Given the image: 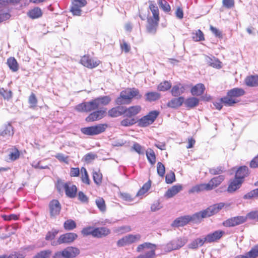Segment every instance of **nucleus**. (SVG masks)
Wrapping results in <instances>:
<instances>
[{
  "instance_id": "774afa93",
  "label": "nucleus",
  "mask_w": 258,
  "mask_h": 258,
  "mask_svg": "<svg viewBox=\"0 0 258 258\" xmlns=\"http://www.w3.org/2000/svg\"><path fill=\"white\" fill-rule=\"evenodd\" d=\"M1 256L5 257V258H24V256L23 254L16 252L11 253L9 255L4 254Z\"/></svg>"
},
{
  "instance_id": "c85d7f7f",
  "label": "nucleus",
  "mask_w": 258,
  "mask_h": 258,
  "mask_svg": "<svg viewBox=\"0 0 258 258\" xmlns=\"http://www.w3.org/2000/svg\"><path fill=\"white\" fill-rule=\"evenodd\" d=\"M248 174V169L246 166L239 167L235 174V178L242 180Z\"/></svg>"
},
{
  "instance_id": "052dcab7",
  "label": "nucleus",
  "mask_w": 258,
  "mask_h": 258,
  "mask_svg": "<svg viewBox=\"0 0 258 258\" xmlns=\"http://www.w3.org/2000/svg\"><path fill=\"white\" fill-rule=\"evenodd\" d=\"M222 225L226 227H234L236 226L233 217H231L223 221Z\"/></svg>"
},
{
  "instance_id": "69168bd1",
  "label": "nucleus",
  "mask_w": 258,
  "mask_h": 258,
  "mask_svg": "<svg viewBox=\"0 0 258 258\" xmlns=\"http://www.w3.org/2000/svg\"><path fill=\"white\" fill-rule=\"evenodd\" d=\"M233 218L236 226L244 223L247 220V217L244 216H236Z\"/></svg>"
},
{
  "instance_id": "5fc2aeb1",
  "label": "nucleus",
  "mask_w": 258,
  "mask_h": 258,
  "mask_svg": "<svg viewBox=\"0 0 258 258\" xmlns=\"http://www.w3.org/2000/svg\"><path fill=\"white\" fill-rule=\"evenodd\" d=\"M157 171L158 174L161 176L163 177L165 172V167L161 162H158L157 164Z\"/></svg>"
},
{
  "instance_id": "4be33fe9",
  "label": "nucleus",
  "mask_w": 258,
  "mask_h": 258,
  "mask_svg": "<svg viewBox=\"0 0 258 258\" xmlns=\"http://www.w3.org/2000/svg\"><path fill=\"white\" fill-rule=\"evenodd\" d=\"M110 233V230L104 227L95 228L94 237L96 238H102L106 236Z\"/></svg>"
},
{
  "instance_id": "5701e85b",
  "label": "nucleus",
  "mask_w": 258,
  "mask_h": 258,
  "mask_svg": "<svg viewBox=\"0 0 258 258\" xmlns=\"http://www.w3.org/2000/svg\"><path fill=\"white\" fill-rule=\"evenodd\" d=\"M184 101V97L181 96L171 99L167 103V105L169 107L175 108L181 106Z\"/></svg>"
},
{
  "instance_id": "6e6d98bb",
  "label": "nucleus",
  "mask_w": 258,
  "mask_h": 258,
  "mask_svg": "<svg viewBox=\"0 0 258 258\" xmlns=\"http://www.w3.org/2000/svg\"><path fill=\"white\" fill-rule=\"evenodd\" d=\"M0 95L5 99L9 100L12 98V92L11 91L5 90L4 88H0Z\"/></svg>"
},
{
  "instance_id": "a19ab883",
  "label": "nucleus",
  "mask_w": 258,
  "mask_h": 258,
  "mask_svg": "<svg viewBox=\"0 0 258 258\" xmlns=\"http://www.w3.org/2000/svg\"><path fill=\"white\" fill-rule=\"evenodd\" d=\"M63 227L67 230H72L76 227V223L74 220L69 219L64 222Z\"/></svg>"
},
{
  "instance_id": "9d476101",
  "label": "nucleus",
  "mask_w": 258,
  "mask_h": 258,
  "mask_svg": "<svg viewBox=\"0 0 258 258\" xmlns=\"http://www.w3.org/2000/svg\"><path fill=\"white\" fill-rule=\"evenodd\" d=\"M57 188L59 190L63 187L65 190L66 195L71 198H75L76 196L77 188L76 185H72L70 182L63 183L58 181Z\"/></svg>"
},
{
  "instance_id": "338daca9",
  "label": "nucleus",
  "mask_w": 258,
  "mask_h": 258,
  "mask_svg": "<svg viewBox=\"0 0 258 258\" xmlns=\"http://www.w3.org/2000/svg\"><path fill=\"white\" fill-rule=\"evenodd\" d=\"M29 103L30 104L31 107H33L36 106L37 99L34 93H32L29 96Z\"/></svg>"
},
{
  "instance_id": "b1692460",
  "label": "nucleus",
  "mask_w": 258,
  "mask_h": 258,
  "mask_svg": "<svg viewBox=\"0 0 258 258\" xmlns=\"http://www.w3.org/2000/svg\"><path fill=\"white\" fill-rule=\"evenodd\" d=\"M124 106H118L113 107L108 111V115L112 117H116L124 114Z\"/></svg>"
},
{
  "instance_id": "f03ea898",
  "label": "nucleus",
  "mask_w": 258,
  "mask_h": 258,
  "mask_svg": "<svg viewBox=\"0 0 258 258\" xmlns=\"http://www.w3.org/2000/svg\"><path fill=\"white\" fill-rule=\"evenodd\" d=\"M156 249V245L150 242H144L139 244L136 249L138 252H140L143 250H146L144 253H141L134 258H155Z\"/></svg>"
},
{
  "instance_id": "4c0bfd02",
  "label": "nucleus",
  "mask_w": 258,
  "mask_h": 258,
  "mask_svg": "<svg viewBox=\"0 0 258 258\" xmlns=\"http://www.w3.org/2000/svg\"><path fill=\"white\" fill-rule=\"evenodd\" d=\"M7 64L10 69L13 72H16L18 70V64L14 57H10L7 60Z\"/></svg>"
},
{
  "instance_id": "8fccbe9b",
  "label": "nucleus",
  "mask_w": 258,
  "mask_h": 258,
  "mask_svg": "<svg viewBox=\"0 0 258 258\" xmlns=\"http://www.w3.org/2000/svg\"><path fill=\"white\" fill-rule=\"evenodd\" d=\"M158 5L164 11L168 12L170 11V7L166 1L159 0Z\"/></svg>"
},
{
  "instance_id": "f3484780",
  "label": "nucleus",
  "mask_w": 258,
  "mask_h": 258,
  "mask_svg": "<svg viewBox=\"0 0 258 258\" xmlns=\"http://www.w3.org/2000/svg\"><path fill=\"white\" fill-rule=\"evenodd\" d=\"M221 230H217L213 233H209L205 237L206 243L214 242L220 239L224 234Z\"/></svg>"
},
{
  "instance_id": "7ed1b4c3",
  "label": "nucleus",
  "mask_w": 258,
  "mask_h": 258,
  "mask_svg": "<svg viewBox=\"0 0 258 258\" xmlns=\"http://www.w3.org/2000/svg\"><path fill=\"white\" fill-rule=\"evenodd\" d=\"M225 206V203H219L212 205L206 209L194 214V218H198L199 221L203 218L210 217L219 212Z\"/></svg>"
},
{
  "instance_id": "a18cd8bd",
  "label": "nucleus",
  "mask_w": 258,
  "mask_h": 258,
  "mask_svg": "<svg viewBox=\"0 0 258 258\" xmlns=\"http://www.w3.org/2000/svg\"><path fill=\"white\" fill-rule=\"evenodd\" d=\"M192 39L196 41L204 40V35L201 30H198L195 33H192Z\"/></svg>"
},
{
  "instance_id": "a211bd4d",
  "label": "nucleus",
  "mask_w": 258,
  "mask_h": 258,
  "mask_svg": "<svg viewBox=\"0 0 258 258\" xmlns=\"http://www.w3.org/2000/svg\"><path fill=\"white\" fill-rule=\"evenodd\" d=\"M124 114L127 117H132L138 114L141 111V107L140 105L132 106L126 108L124 106Z\"/></svg>"
},
{
  "instance_id": "cd10ccee",
  "label": "nucleus",
  "mask_w": 258,
  "mask_h": 258,
  "mask_svg": "<svg viewBox=\"0 0 258 258\" xmlns=\"http://www.w3.org/2000/svg\"><path fill=\"white\" fill-rule=\"evenodd\" d=\"M245 84L248 87L258 86V76L251 75L246 77L244 80Z\"/></svg>"
},
{
  "instance_id": "aec40b11",
  "label": "nucleus",
  "mask_w": 258,
  "mask_h": 258,
  "mask_svg": "<svg viewBox=\"0 0 258 258\" xmlns=\"http://www.w3.org/2000/svg\"><path fill=\"white\" fill-rule=\"evenodd\" d=\"M182 189V186L180 184L173 185L166 191L164 196L167 199L171 198L179 193Z\"/></svg>"
},
{
  "instance_id": "58836bf2",
  "label": "nucleus",
  "mask_w": 258,
  "mask_h": 258,
  "mask_svg": "<svg viewBox=\"0 0 258 258\" xmlns=\"http://www.w3.org/2000/svg\"><path fill=\"white\" fill-rule=\"evenodd\" d=\"M146 153L149 162L152 165H154L156 162V156L154 151L151 149H148Z\"/></svg>"
},
{
  "instance_id": "393cba45",
  "label": "nucleus",
  "mask_w": 258,
  "mask_h": 258,
  "mask_svg": "<svg viewBox=\"0 0 258 258\" xmlns=\"http://www.w3.org/2000/svg\"><path fill=\"white\" fill-rule=\"evenodd\" d=\"M245 91L239 88H234L229 90L227 92V95L233 98H236L244 95Z\"/></svg>"
},
{
  "instance_id": "dca6fc26",
  "label": "nucleus",
  "mask_w": 258,
  "mask_h": 258,
  "mask_svg": "<svg viewBox=\"0 0 258 258\" xmlns=\"http://www.w3.org/2000/svg\"><path fill=\"white\" fill-rule=\"evenodd\" d=\"M224 176L221 175L212 178L209 182L207 183L208 190H211L219 185L224 180Z\"/></svg>"
},
{
  "instance_id": "72a5a7b5",
  "label": "nucleus",
  "mask_w": 258,
  "mask_h": 258,
  "mask_svg": "<svg viewBox=\"0 0 258 258\" xmlns=\"http://www.w3.org/2000/svg\"><path fill=\"white\" fill-rule=\"evenodd\" d=\"M42 15L41 10L38 8L36 7L30 10L28 12V16L32 19H37L40 17Z\"/></svg>"
},
{
  "instance_id": "e2e57ef3",
  "label": "nucleus",
  "mask_w": 258,
  "mask_h": 258,
  "mask_svg": "<svg viewBox=\"0 0 258 258\" xmlns=\"http://www.w3.org/2000/svg\"><path fill=\"white\" fill-rule=\"evenodd\" d=\"M58 233V231L57 230L52 229L51 231H49L47 233L45 237V239L47 240L53 239Z\"/></svg>"
},
{
  "instance_id": "49530a36",
  "label": "nucleus",
  "mask_w": 258,
  "mask_h": 258,
  "mask_svg": "<svg viewBox=\"0 0 258 258\" xmlns=\"http://www.w3.org/2000/svg\"><path fill=\"white\" fill-rule=\"evenodd\" d=\"M151 187V181H149L145 183L142 187L139 190L137 194V196L143 195L147 192Z\"/></svg>"
},
{
  "instance_id": "c756f323",
  "label": "nucleus",
  "mask_w": 258,
  "mask_h": 258,
  "mask_svg": "<svg viewBox=\"0 0 258 258\" xmlns=\"http://www.w3.org/2000/svg\"><path fill=\"white\" fill-rule=\"evenodd\" d=\"M205 61L207 63L213 68L220 69L221 68V62L216 59L215 57H211L208 56H205Z\"/></svg>"
},
{
  "instance_id": "6e6552de",
  "label": "nucleus",
  "mask_w": 258,
  "mask_h": 258,
  "mask_svg": "<svg viewBox=\"0 0 258 258\" xmlns=\"http://www.w3.org/2000/svg\"><path fill=\"white\" fill-rule=\"evenodd\" d=\"M106 127V124H99L96 125L82 128L81 131L84 135L94 136L104 132Z\"/></svg>"
},
{
  "instance_id": "13d9d810",
  "label": "nucleus",
  "mask_w": 258,
  "mask_h": 258,
  "mask_svg": "<svg viewBox=\"0 0 258 258\" xmlns=\"http://www.w3.org/2000/svg\"><path fill=\"white\" fill-rule=\"evenodd\" d=\"M132 148L138 153L139 154H144L145 152V149L143 147L141 146L139 144L136 143H135Z\"/></svg>"
},
{
  "instance_id": "423d86ee",
  "label": "nucleus",
  "mask_w": 258,
  "mask_h": 258,
  "mask_svg": "<svg viewBox=\"0 0 258 258\" xmlns=\"http://www.w3.org/2000/svg\"><path fill=\"white\" fill-rule=\"evenodd\" d=\"M159 114L157 110L150 111L147 115L143 116L138 121V126L146 127L152 124Z\"/></svg>"
},
{
  "instance_id": "e433bc0d",
  "label": "nucleus",
  "mask_w": 258,
  "mask_h": 258,
  "mask_svg": "<svg viewBox=\"0 0 258 258\" xmlns=\"http://www.w3.org/2000/svg\"><path fill=\"white\" fill-rule=\"evenodd\" d=\"M184 102L186 107L192 108L198 105L199 100L195 97H190L186 99Z\"/></svg>"
},
{
  "instance_id": "3c124183",
  "label": "nucleus",
  "mask_w": 258,
  "mask_h": 258,
  "mask_svg": "<svg viewBox=\"0 0 258 258\" xmlns=\"http://www.w3.org/2000/svg\"><path fill=\"white\" fill-rule=\"evenodd\" d=\"M9 158L11 161H15L20 157V152L17 149H12L9 154Z\"/></svg>"
},
{
  "instance_id": "f704fd0d",
  "label": "nucleus",
  "mask_w": 258,
  "mask_h": 258,
  "mask_svg": "<svg viewBox=\"0 0 258 258\" xmlns=\"http://www.w3.org/2000/svg\"><path fill=\"white\" fill-rule=\"evenodd\" d=\"M145 96L146 101L152 102L158 100L161 95L157 92H149L145 94Z\"/></svg>"
},
{
  "instance_id": "4468645a",
  "label": "nucleus",
  "mask_w": 258,
  "mask_h": 258,
  "mask_svg": "<svg viewBox=\"0 0 258 258\" xmlns=\"http://www.w3.org/2000/svg\"><path fill=\"white\" fill-rule=\"evenodd\" d=\"M80 62L85 67L93 69L97 67L100 61L99 60L92 59L89 56L85 55L81 58Z\"/></svg>"
},
{
  "instance_id": "1a4fd4ad",
  "label": "nucleus",
  "mask_w": 258,
  "mask_h": 258,
  "mask_svg": "<svg viewBox=\"0 0 258 258\" xmlns=\"http://www.w3.org/2000/svg\"><path fill=\"white\" fill-rule=\"evenodd\" d=\"M78 235L75 233H67L61 235L56 241L51 242L53 246H56L61 244H69L73 242L77 238Z\"/></svg>"
},
{
  "instance_id": "ea45409f",
  "label": "nucleus",
  "mask_w": 258,
  "mask_h": 258,
  "mask_svg": "<svg viewBox=\"0 0 258 258\" xmlns=\"http://www.w3.org/2000/svg\"><path fill=\"white\" fill-rule=\"evenodd\" d=\"M171 87V83L167 81H163L160 83L158 87L157 90L160 91H166Z\"/></svg>"
},
{
  "instance_id": "c03bdc74",
  "label": "nucleus",
  "mask_w": 258,
  "mask_h": 258,
  "mask_svg": "<svg viewBox=\"0 0 258 258\" xmlns=\"http://www.w3.org/2000/svg\"><path fill=\"white\" fill-rule=\"evenodd\" d=\"M149 8L153 14V18L159 19V10L158 7L153 4L152 2L150 1Z\"/></svg>"
},
{
  "instance_id": "c9c22d12",
  "label": "nucleus",
  "mask_w": 258,
  "mask_h": 258,
  "mask_svg": "<svg viewBox=\"0 0 258 258\" xmlns=\"http://www.w3.org/2000/svg\"><path fill=\"white\" fill-rule=\"evenodd\" d=\"M207 183L201 184L193 186L189 190V193L199 192L204 190H208Z\"/></svg>"
},
{
  "instance_id": "f257e3e1",
  "label": "nucleus",
  "mask_w": 258,
  "mask_h": 258,
  "mask_svg": "<svg viewBox=\"0 0 258 258\" xmlns=\"http://www.w3.org/2000/svg\"><path fill=\"white\" fill-rule=\"evenodd\" d=\"M142 97L138 89L128 88L120 92L119 96L115 100V103L117 105L128 104L133 98L140 99Z\"/></svg>"
},
{
  "instance_id": "20e7f679",
  "label": "nucleus",
  "mask_w": 258,
  "mask_h": 258,
  "mask_svg": "<svg viewBox=\"0 0 258 258\" xmlns=\"http://www.w3.org/2000/svg\"><path fill=\"white\" fill-rule=\"evenodd\" d=\"M187 241V239L185 237H178L174 239L163 245V249L166 252H170L172 250L179 249L184 246Z\"/></svg>"
},
{
  "instance_id": "2f4dec72",
  "label": "nucleus",
  "mask_w": 258,
  "mask_h": 258,
  "mask_svg": "<svg viewBox=\"0 0 258 258\" xmlns=\"http://www.w3.org/2000/svg\"><path fill=\"white\" fill-rule=\"evenodd\" d=\"M221 100L223 103V104L226 106H233L234 104L239 102V100L237 99L233 98L227 94L226 96L221 98Z\"/></svg>"
},
{
  "instance_id": "39448f33",
  "label": "nucleus",
  "mask_w": 258,
  "mask_h": 258,
  "mask_svg": "<svg viewBox=\"0 0 258 258\" xmlns=\"http://www.w3.org/2000/svg\"><path fill=\"white\" fill-rule=\"evenodd\" d=\"M80 253V250L76 247L69 246L62 251L55 252L53 258H74Z\"/></svg>"
},
{
  "instance_id": "0e129e2a",
  "label": "nucleus",
  "mask_w": 258,
  "mask_h": 258,
  "mask_svg": "<svg viewBox=\"0 0 258 258\" xmlns=\"http://www.w3.org/2000/svg\"><path fill=\"white\" fill-rule=\"evenodd\" d=\"M81 8L73 4L71 11L74 15L80 16L81 13Z\"/></svg>"
},
{
  "instance_id": "4d7b16f0",
  "label": "nucleus",
  "mask_w": 258,
  "mask_h": 258,
  "mask_svg": "<svg viewBox=\"0 0 258 258\" xmlns=\"http://www.w3.org/2000/svg\"><path fill=\"white\" fill-rule=\"evenodd\" d=\"M247 253L250 258L257 257L258 256V244L254 246Z\"/></svg>"
},
{
  "instance_id": "09e8293b",
  "label": "nucleus",
  "mask_w": 258,
  "mask_h": 258,
  "mask_svg": "<svg viewBox=\"0 0 258 258\" xmlns=\"http://www.w3.org/2000/svg\"><path fill=\"white\" fill-rule=\"evenodd\" d=\"M51 251L49 250H43L37 253L33 258H49Z\"/></svg>"
},
{
  "instance_id": "680f3d73",
  "label": "nucleus",
  "mask_w": 258,
  "mask_h": 258,
  "mask_svg": "<svg viewBox=\"0 0 258 258\" xmlns=\"http://www.w3.org/2000/svg\"><path fill=\"white\" fill-rule=\"evenodd\" d=\"M175 180V176L174 172H170L166 174L165 176L166 182L168 184H170Z\"/></svg>"
},
{
  "instance_id": "412c9836",
  "label": "nucleus",
  "mask_w": 258,
  "mask_h": 258,
  "mask_svg": "<svg viewBox=\"0 0 258 258\" xmlns=\"http://www.w3.org/2000/svg\"><path fill=\"white\" fill-rule=\"evenodd\" d=\"M14 134L13 126L11 123L4 124L0 130V135L5 138H9Z\"/></svg>"
},
{
  "instance_id": "473e14b6",
  "label": "nucleus",
  "mask_w": 258,
  "mask_h": 258,
  "mask_svg": "<svg viewBox=\"0 0 258 258\" xmlns=\"http://www.w3.org/2000/svg\"><path fill=\"white\" fill-rule=\"evenodd\" d=\"M205 89L203 84H198L191 88V93L193 95L200 96L203 94Z\"/></svg>"
},
{
  "instance_id": "79ce46f5",
  "label": "nucleus",
  "mask_w": 258,
  "mask_h": 258,
  "mask_svg": "<svg viewBox=\"0 0 258 258\" xmlns=\"http://www.w3.org/2000/svg\"><path fill=\"white\" fill-rule=\"evenodd\" d=\"M96 204L100 210V211L104 212L106 211V205L105 201L102 198H98L95 200Z\"/></svg>"
},
{
  "instance_id": "9b49d317",
  "label": "nucleus",
  "mask_w": 258,
  "mask_h": 258,
  "mask_svg": "<svg viewBox=\"0 0 258 258\" xmlns=\"http://www.w3.org/2000/svg\"><path fill=\"white\" fill-rule=\"evenodd\" d=\"M198 222V218H194V214L192 216L186 215L176 218L171 224V226L174 227H182L186 225L189 221Z\"/></svg>"
},
{
  "instance_id": "ddd939ff",
  "label": "nucleus",
  "mask_w": 258,
  "mask_h": 258,
  "mask_svg": "<svg viewBox=\"0 0 258 258\" xmlns=\"http://www.w3.org/2000/svg\"><path fill=\"white\" fill-rule=\"evenodd\" d=\"M61 209V205L58 201L56 200L51 201L49 204V210L50 217L51 218H55L59 214Z\"/></svg>"
},
{
  "instance_id": "7c9ffc66",
  "label": "nucleus",
  "mask_w": 258,
  "mask_h": 258,
  "mask_svg": "<svg viewBox=\"0 0 258 258\" xmlns=\"http://www.w3.org/2000/svg\"><path fill=\"white\" fill-rule=\"evenodd\" d=\"M185 88L184 86L182 85L179 84L172 87L171 90V93L172 96L174 97H178L183 94Z\"/></svg>"
},
{
  "instance_id": "37998d69",
  "label": "nucleus",
  "mask_w": 258,
  "mask_h": 258,
  "mask_svg": "<svg viewBox=\"0 0 258 258\" xmlns=\"http://www.w3.org/2000/svg\"><path fill=\"white\" fill-rule=\"evenodd\" d=\"M137 122L134 118L128 117L122 120L120 122V124L123 126H130L134 125Z\"/></svg>"
},
{
  "instance_id": "f8f14e48",
  "label": "nucleus",
  "mask_w": 258,
  "mask_h": 258,
  "mask_svg": "<svg viewBox=\"0 0 258 258\" xmlns=\"http://www.w3.org/2000/svg\"><path fill=\"white\" fill-rule=\"evenodd\" d=\"M98 109L95 100L78 104L76 109L79 112H90Z\"/></svg>"
},
{
  "instance_id": "0eeeda50",
  "label": "nucleus",
  "mask_w": 258,
  "mask_h": 258,
  "mask_svg": "<svg viewBox=\"0 0 258 258\" xmlns=\"http://www.w3.org/2000/svg\"><path fill=\"white\" fill-rule=\"evenodd\" d=\"M141 238V235L140 234H128L119 239L117 241V245L118 247L129 245L140 241Z\"/></svg>"
},
{
  "instance_id": "bf43d9fd",
  "label": "nucleus",
  "mask_w": 258,
  "mask_h": 258,
  "mask_svg": "<svg viewBox=\"0 0 258 258\" xmlns=\"http://www.w3.org/2000/svg\"><path fill=\"white\" fill-rule=\"evenodd\" d=\"M94 229L95 228L91 226L84 228L82 230V233L85 236L91 235L94 237Z\"/></svg>"
},
{
  "instance_id": "864d4df0",
  "label": "nucleus",
  "mask_w": 258,
  "mask_h": 258,
  "mask_svg": "<svg viewBox=\"0 0 258 258\" xmlns=\"http://www.w3.org/2000/svg\"><path fill=\"white\" fill-rule=\"evenodd\" d=\"M225 171L224 168L222 166L214 167L209 170V172L212 175H218L222 174Z\"/></svg>"
},
{
  "instance_id": "6ab92c4d",
  "label": "nucleus",
  "mask_w": 258,
  "mask_h": 258,
  "mask_svg": "<svg viewBox=\"0 0 258 258\" xmlns=\"http://www.w3.org/2000/svg\"><path fill=\"white\" fill-rule=\"evenodd\" d=\"M105 113V110H100L90 113L86 118L88 122L94 121L102 118Z\"/></svg>"
},
{
  "instance_id": "2eb2a0df",
  "label": "nucleus",
  "mask_w": 258,
  "mask_h": 258,
  "mask_svg": "<svg viewBox=\"0 0 258 258\" xmlns=\"http://www.w3.org/2000/svg\"><path fill=\"white\" fill-rule=\"evenodd\" d=\"M159 19L149 18L148 19L147 30L149 33L155 34L156 33Z\"/></svg>"
},
{
  "instance_id": "603ef678",
  "label": "nucleus",
  "mask_w": 258,
  "mask_h": 258,
  "mask_svg": "<svg viewBox=\"0 0 258 258\" xmlns=\"http://www.w3.org/2000/svg\"><path fill=\"white\" fill-rule=\"evenodd\" d=\"M93 177L94 181L97 184H99L101 183L102 179V175L99 171H93Z\"/></svg>"
},
{
  "instance_id": "de8ad7c7",
  "label": "nucleus",
  "mask_w": 258,
  "mask_h": 258,
  "mask_svg": "<svg viewBox=\"0 0 258 258\" xmlns=\"http://www.w3.org/2000/svg\"><path fill=\"white\" fill-rule=\"evenodd\" d=\"M81 172L82 173V181L85 183L89 184L90 180L86 169L84 167H82Z\"/></svg>"
},
{
  "instance_id": "a878e982",
  "label": "nucleus",
  "mask_w": 258,
  "mask_h": 258,
  "mask_svg": "<svg viewBox=\"0 0 258 258\" xmlns=\"http://www.w3.org/2000/svg\"><path fill=\"white\" fill-rule=\"evenodd\" d=\"M243 180L235 179L230 183L227 190L229 193H232L240 188Z\"/></svg>"
},
{
  "instance_id": "bb28decb",
  "label": "nucleus",
  "mask_w": 258,
  "mask_h": 258,
  "mask_svg": "<svg viewBox=\"0 0 258 258\" xmlns=\"http://www.w3.org/2000/svg\"><path fill=\"white\" fill-rule=\"evenodd\" d=\"M94 100L98 108L100 106L106 105L109 104L111 100V98L109 96H104L97 97Z\"/></svg>"
}]
</instances>
